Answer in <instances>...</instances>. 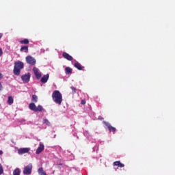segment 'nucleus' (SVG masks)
I'll return each mask as SVG.
<instances>
[{
	"instance_id": "nucleus-1",
	"label": "nucleus",
	"mask_w": 175,
	"mask_h": 175,
	"mask_svg": "<svg viewBox=\"0 0 175 175\" xmlns=\"http://www.w3.org/2000/svg\"><path fill=\"white\" fill-rule=\"evenodd\" d=\"M31 102H33L32 103H30V105H29V109H30V110H32L33 111H43V107L42 106H38V107H36L35 103H37L38 102V96L37 95H33L32 98H31Z\"/></svg>"
},
{
	"instance_id": "nucleus-2",
	"label": "nucleus",
	"mask_w": 175,
	"mask_h": 175,
	"mask_svg": "<svg viewBox=\"0 0 175 175\" xmlns=\"http://www.w3.org/2000/svg\"><path fill=\"white\" fill-rule=\"evenodd\" d=\"M52 99L53 102L59 105H61L63 102V96L59 91H53L52 94Z\"/></svg>"
},
{
	"instance_id": "nucleus-3",
	"label": "nucleus",
	"mask_w": 175,
	"mask_h": 175,
	"mask_svg": "<svg viewBox=\"0 0 175 175\" xmlns=\"http://www.w3.org/2000/svg\"><path fill=\"white\" fill-rule=\"evenodd\" d=\"M24 68V63L23 62H21V60H18L14 63V75L15 76H19L21 75V70Z\"/></svg>"
},
{
	"instance_id": "nucleus-4",
	"label": "nucleus",
	"mask_w": 175,
	"mask_h": 175,
	"mask_svg": "<svg viewBox=\"0 0 175 175\" xmlns=\"http://www.w3.org/2000/svg\"><path fill=\"white\" fill-rule=\"evenodd\" d=\"M33 165L32 163H29L27 166H25L23 169V174L29 175L32 173Z\"/></svg>"
},
{
	"instance_id": "nucleus-5",
	"label": "nucleus",
	"mask_w": 175,
	"mask_h": 175,
	"mask_svg": "<svg viewBox=\"0 0 175 175\" xmlns=\"http://www.w3.org/2000/svg\"><path fill=\"white\" fill-rule=\"evenodd\" d=\"M26 62L29 64V65H36V60L35 57H33V56H31V55H28V56H26Z\"/></svg>"
},
{
	"instance_id": "nucleus-6",
	"label": "nucleus",
	"mask_w": 175,
	"mask_h": 175,
	"mask_svg": "<svg viewBox=\"0 0 175 175\" xmlns=\"http://www.w3.org/2000/svg\"><path fill=\"white\" fill-rule=\"evenodd\" d=\"M33 72L36 76V78L38 80H40V79L42 77V72H40L39 68H38V67H33Z\"/></svg>"
},
{
	"instance_id": "nucleus-7",
	"label": "nucleus",
	"mask_w": 175,
	"mask_h": 175,
	"mask_svg": "<svg viewBox=\"0 0 175 175\" xmlns=\"http://www.w3.org/2000/svg\"><path fill=\"white\" fill-rule=\"evenodd\" d=\"M103 124L108 128L109 132H113V133H116V128H114V126H112V125H111V124H109V122L103 121Z\"/></svg>"
},
{
	"instance_id": "nucleus-8",
	"label": "nucleus",
	"mask_w": 175,
	"mask_h": 175,
	"mask_svg": "<svg viewBox=\"0 0 175 175\" xmlns=\"http://www.w3.org/2000/svg\"><path fill=\"white\" fill-rule=\"evenodd\" d=\"M22 81H23V83H29V80L31 79V74L30 72H27V74H24L23 75H22Z\"/></svg>"
},
{
	"instance_id": "nucleus-9",
	"label": "nucleus",
	"mask_w": 175,
	"mask_h": 175,
	"mask_svg": "<svg viewBox=\"0 0 175 175\" xmlns=\"http://www.w3.org/2000/svg\"><path fill=\"white\" fill-rule=\"evenodd\" d=\"M62 57L65 59H67V61H73V56H71L68 52H63Z\"/></svg>"
},
{
	"instance_id": "nucleus-10",
	"label": "nucleus",
	"mask_w": 175,
	"mask_h": 175,
	"mask_svg": "<svg viewBox=\"0 0 175 175\" xmlns=\"http://www.w3.org/2000/svg\"><path fill=\"white\" fill-rule=\"evenodd\" d=\"M31 148H19L18 150V152L20 155H22L23 154H27L29 152Z\"/></svg>"
},
{
	"instance_id": "nucleus-11",
	"label": "nucleus",
	"mask_w": 175,
	"mask_h": 175,
	"mask_svg": "<svg viewBox=\"0 0 175 175\" xmlns=\"http://www.w3.org/2000/svg\"><path fill=\"white\" fill-rule=\"evenodd\" d=\"M50 77L49 74H44V75H42V77L41 78V83L43 84H45L47 83Z\"/></svg>"
},
{
	"instance_id": "nucleus-12",
	"label": "nucleus",
	"mask_w": 175,
	"mask_h": 175,
	"mask_svg": "<svg viewBox=\"0 0 175 175\" xmlns=\"http://www.w3.org/2000/svg\"><path fill=\"white\" fill-rule=\"evenodd\" d=\"M44 145L42 143H40V146H38V148H37L36 151V154H40L44 151Z\"/></svg>"
},
{
	"instance_id": "nucleus-13",
	"label": "nucleus",
	"mask_w": 175,
	"mask_h": 175,
	"mask_svg": "<svg viewBox=\"0 0 175 175\" xmlns=\"http://www.w3.org/2000/svg\"><path fill=\"white\" fill-rule=\"evenodd\" d=\"M113 166H118V167H124V164L122 163L120 161H116L113 162Z\"/></svg>"
},
{
	"instance_id": "nucleus-14",
	"label": "nucleus",
	"mask_w": 175,
	"mask_h": 175,
	"mask_svg": "<svg viewBox=\"0 0 175 175\" xmlns=\"http://www.w3.org/2000/svg\"><path fill=\"white\" fill-rule=\"evenodd\" d=\"M74 66L75 68H77L78 70H82L83 69V66H81L79 62H75V63H74Z\"/></svg>"
},
{
	"instance_id": "nucleus-15",
	"label": "nucleus",
	"mask_w": 175,
	"mask_h": 175,
	"mask_svg": "<svg viewBox=\"0 0 175 175\" xmlns=\"http://www.w3.org/2000/svg\"><path fill=\"white\" fill-rule=\"evenodd\" d=\"M65 72H66V75H72V68H71V67H66Z\"/></svg>"
},
{
	"instance_id": "nucleus-16",
	"label": "nucleus",
	"mask_w": 175,
	"mask_h": 175,
	"mask_svg": "<svg viewBox=\"0 0 175 175\" xmlns=\"http://www.w3.org/2000/svg\"><path fill=\"white\" fill-rule=\"evenodd\" d=\"M29 46L28 45H23V46L21 47V52H28Z\"/></svg>"
},
{
	"instance_id": "nucleus-17",
	"label": "nucleus",
	"mask_w": 175,
	"mask_h": 175,
	"mask_svg": "<svg viewBox=\"0 0 175 175\" xmlns=\"http://www.w3.org/2000/svg\"><path fill=\"white\" fill-rule=\"evenodd\" d=\"M21 170L19 169V167H16V169H14L13 171V175H21Z\"/></svg>"
},
{
	"instance_id": "nucleus-18",
	"label": "nucleus",
	"mask_w": 175,
	"mask_h": 175,
	"mask_svg": "<svg viewBox=\"0 0 175 175\" xmlns=\"http://www.w3.org/2000/svg\"><path fill=\"white\" fill-rule=\"evenodd\" d=\"M38 174L40 175H47L46 173H45V172L44 171L43 167H40L38 169Z\"/></svg>"
},
{
	"instance_id": "nucleus-19",
	"label": "nucleus",
	"mask_w": 175,
	"mask_h": 175,
	"mask_svg": "<svg viewBox=\"0 0 175 175\" xmlns=\"http://www.w3.org/2000/svg\"><path fill=\"white\" fill-rule=\"evenodd\" d=\"M8 103L10 105H13V103H14V98H12V96H9L8 97Z\"/></svg>"
},
{
	"instance_id": "nucleus-20",
	"label": "nucleus",
	"mask_w": 175,
	"mask_h": 175,
	"mask_svg": "<svg viewBox=\"0 0 175 175\" xmlns=\"http://www.w3.org/2000/svg\"><path fill=\"white\" fill-rule=\"evenodd\" d=\"M20 42L21 44H29V38H24L23 40H21Z\"/></svg>"
},
{
	"instance_id": "nucleus-21",
	"label": "nucleus",
	"mask_w": 175,
	"mask_h": 175,
	"mask_svg": "<svg viewBox=\"0 0 175 175\" xmlns=\"http://www.w3.org/2000/svg\"><path fill=\"white\" fill-rule=\"evenodd\" d=\"M43 124H45L46 125H48L49 126L51 125L50 121L49 120H43Z\"/></svg>"
},
{
	"instance_id": "nucleus-22",
	"label": "nucleus",
	"mask_w": 175,
	"mask_h": 175,
	"mask_svg": "<svg viewBox=\"0 0 175 175\" xmlns=\"http://www.w3.org/2000/svg\"><path fill=\"white\" fill-rule=\"evenodd\" d=\"M70 88H71V90H72V94H76V92H77V88H75V87H71Z\"/></svg>"
},
{
	"instance_id": "nucleus-23",
	"label": "nucleus",
	"mask_w": 175,
	"mask_h": 175,
	"mask_svg": "<svg viewBox=\"0 0 175 175\" xmlns=\"http://www.w3.org/2000/svg\"><path fill=\"white\" fill-rule=\"evenodd\" d=\"M3 167L1 165V163H0V175L3 174Z\"/></svg>"
},
{
	"instance_id": "nucleus-24",
	"label": "nucleus",
	"mask_w": 175,
	"mask_h": 175,
	"mask_svg": "<svg viewBox=\"0 0 175 175\" xmlns=\"http://www.w3.org/2000/svg\"><path fill=\"white\" fill-rule=\"evenodd\" d=\"M3 54V49L2 48H0V57H2Z\"/></svg>"
},
{
	"instance_id": "nucleus-25",
	"label": "nucleus",
	"mask_w": 175,
	"mask_h": 175,
	"mask_svg": "<svg viewBox=\"0 0 175 175\" xmlns=\"http://www.w3.org/2000/svg\"><path fill=\"white\" fill-rule=\"evenodd\" d=\"M3 77V75L2 74V72H0V80H1Z\"/></svg>"
},
{
	"instance_id": "nucleus-26",
	"label": "nucleus",
	"mask_w": 175,
	"mask_h": 175,
	"mask_svg": "<svg viewBox=\"0 0 175 175\" xmlns=\"http://www.w3.org/2000/svg\"><path fill=\"white\" fill-rule=\"evenodd\" d=\"M98 120L100 121H102L103 120H104L103 117H101L100 116L98 117Z\"/></svg>"
},
{
	"instance_id": "nucleus-27",
	"label": "nucleus",
	"mask_w": 175,
	"mask_h": 175,
	"mask_svg": "<svg viewBox=\"0 0 175 175\" xmlns=\"http://www.w3.org/2000/svg\"><path fill=\"white\" fill-rule=\"evenodd\" d=\"M86 102L85 100H81V105H85Z\"/></svg>"
},
{
	"instance_id": "nucleus-28",
	"label": "nucleus",
	"mask_w": 175,
	"mask_h": 175,
	"mask_svg": "<svg viewBox=\"0 0 175 175\" xmlns=\"http://www.w3.org/2000/svg\"><path fill=\"white\" fill-rule=\"evenodd\" d=\"M2 90H3V85L1 83H0V91H2Z\"/></svg>"
},
{
	"instance_id": "nucleus-29",
	"label": "nucleus",
	"mask_w": 175,
	"mask_h": 175,
	"mask_svg": "<svg viewBox=\"0 0 175 175\" xmlns=\"http://www.w3.org/2000/svg\"><path fill=\"white\" fill-rule=\"evenodd\" d=\"M1 37H3V33H0V40H1Z\"/></svg>"
},
{
	"instance_id": "nucleus-30",
	"label": "nucleus",
	"mask_w": 175,
	"mask_h": 175,
	"mask_svg": "<svg viewBox=\"0 0 175 175\" xmlns=\"http://www.w3.org/2000/svg\"><path fill=\"white\" fill-rule=\"evenodd\" d=\"M2 154H3V152L1 150H0V155H2Z\"/></svg>"
}]
</instances>
